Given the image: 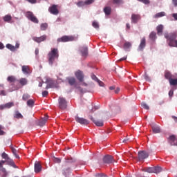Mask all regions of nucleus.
I'll use <instances>...</instances> for the list:
<instances>
[{"mask_svg": "<svg viewBox=\"0 0 177 177\" xmlns=\"http://www.w3.org/2000/svg\"><path fill=\"white\" fill-rule=\"evenodd\" d=\"M71 172V167H65L63 169V174L64 175H67V174H70Z\"/></svg>", "mask_w": 177, "mask_h": 177, "instance_id": "nucleus-36", "label": "nucleus"}, {"mask_svg": "<svg viewBox=\"0 0 177 177\" xmlns=\"http://www.w3.org/2000/svg\"><path fill=\"white\" fill-rule=\"evenodd\" d=\"M164 30V26L162 25H159L156 27V31L158 35H162V31Z\"/></svg>", "mask_w": 177, "mask_h": 177, "instance_id": "nucleus-22", "label": "nucleus"}, {"mask_svg": "<svg viewBox=\"0 0 177 177\" xmlns=\"http://www.w3.org/2000/svg\"><path fill=\"white\" fill-rule=\"evenodd\" d=\"M118 92H120V88L117 87V88L115 89V93H118Z\"/></svg>", "mask_w": 177, "mask_h": 177, "instance_id": "nucleus-64", "label": "nucleus"}, {"mask_svg": "<svg viewBox=\"0 0 177 177\" xmlns=\"http://www.w3.org/2000/svg\"><path fill=\"white\" fill-rule=\"evenodd\" d=\"M48 118H49V116H48V115H46L43 118H41L39 121V127H44V125H45V124H46V121H48Z\"/></svg>", "mask_w": 177, "mask_h": 177, "instance_id": "nucleus-17", "label": "nucleus"}, {"mask_svg": "<svg viewBox=\"0 0 177 177\" xmlns=\"http://www.w3.org/2000/svg\"><path fill=\"white\" fill-rule=\"evenodd\" d=\"M75 77L80 81V82H82V81H84V73H82V71H77L75 73Z\"/></svg>", "mask_w": 177, "mask_h": 177, "instance_id": "nucleus-14", "label": "nucleus"}, {"mask_svg": "<svg viewBox=\"0 0 177 177\" xmlns=\"http://www.w3.org/2000/svg\"><path fill=\"white\" fill-rule=\"evenodd\" d=\"M41 171H42V166L41 165V163H39V162H36L35 163V172L38 174V172H41Z\"/></svg>", "mask_w": 177, "mask_h": 177, "instance_id": "nucleus-16", "label": "nucleus"}, {"mask_svg": "<svg viewBox=\"0 0 177 177\" xmlns=\"http://www.w3.org/2000/svg\"><path fill=\"white\" fill-rule=\"evenodd\" d=\"M26 17L28 20H30L32 23H35V24H38L39 23V21L38 20V18L34 15V13L32 12L28 11L26 13Z\"/></svg>", "mask_w": 177, "mask_h": 177, "instance_id": "nucleus-3", "label": "nucleus"}, {"mask_svg": "<svg viewBox=\"0 0 177 177\" xmlns=\"http://www.w3.org/2000/svg\"><path fill=\"white\" fill-rule=\"evenodd\" d=\"M1 172H3V176H2V177H6V176H8V171H6V168H4V167H2L1 169Z\"/></svg>", "mask_w": 177, "mask_h": 177, "instance_id": "nucleus-43", "label": "nucleus"}, {"mask_svg": "<svg viewBox=\"0 0 177 177\" xmlns=\"http://www.w3.org/2000/svg\"><path fill=\"white\" fill-rule=\"evenodd\" d=\"M139 2H142L145 5H149L150 4V0H138Z\"/></svg>", "mask_w": 177, "mask_h": 177, "instance_id": "nucleus-47", "label": "nucleus"}, {"mask_svg": "<svg viewBox=\"0 0 177 177\" xmlns=\"http://www.w3.org/2000/svg\"><path fill=\"white\" fill-rule=\"evenodd\" d=\"M162 171V168L161 167H153V174H160Z\"/></svg>", "mask_w": 177, "mask_h": 177, "instance_id": "nucleus-33", "label": "nucleus"}, {"mask_svg": "<svg viewBox=\"0 0 177 177\" xmlns=\"http://www.w3.org/2000/svg\"><path fill=\"white\" fill-rule=\"evenodd\" d=\"M15 106V103L8 102L5 104H2L0 106V110H3L4 109H10V107H13Z\"/></svg>", "mask_w": 177, "mask_h": 177, "instance_id": "nucleus-15", "label": "nucleus"}, {"mask_svg": "<svg viewBox=\"0 0 177 177\" xmlns=\"http://www.w3.org/2000/svg\"><path fill=\"white\" fill-rule=\"evenodd\" d=\"M97 82H98L100 86H103L104 85V83H103V82H102L99 80H97Z\"/></svg>", "mask_w": 177, "mask_h": 177, "instance_id": "nucleus-59", "label": "nucleus"}, {"mask_svg": "<svg viewBox=\"0 0 177 177\" xmlns=\"http://www.w3.org/2000/svg\"><path fill=\"white\" fill-rule=\"evenodd\" d=\"M7 81H8V82H10V83H12V82H16V77H15V76H13V75L8 76V77H7Z\"/></svg>", "mask_w": 177, "mask_h": 177, "instance_id": "nucleus-31", "label": "nucleus"}, {"mask_svg": "<svg viewBox=\"0 0 177 177\" xmlns=\"http://www.w3.org/2000/svg\"><path fill=\"white\" fill-rule=\"evenodd\" d=\"M103 176H104V174L102 173H98L95 174V177H103Z\"/></svg>", "mask_w": 177, "mask_h": 177, "instance_id": "nucleus-60", "label": "nucleus"}, {"mask_svg": "<svg viewBox=\"0 0 177 177\" xmlns=\"http://www.w3.org/2000/svg\"><path fill=\"white\" fill-rule=\"evenodd\" d=\"M6 48L8 49H9L10 50H11L12 52H15V50H16V47H15L13 45L10 44H6Z\"/></svg>", "mask_w": 177, "mask_h": 177, "instance_id": "nucleus-34", "label": "nucleus"}, {"mask_svg": "<svg viewBox=\"0 0 177 177\" xmlns=\"http://www.w3.org/2000/svg\"><path fill=\"white\" fill-rule=\"evenodd\" d=\"M165 38L167 39L169 46L177 48V31L165 33Z\"/></svg>", "mask_w": 177, "mask_h": 177, "instance_id": "nucleus-1", "label": "nucleus"}, {"mask_svg": "<svg viewBox=\"0 0 177 177\" xmlns=\"http://www.w3.org/2000/svg\"><path fill=\"white\" fill-rule=\"evenodd\" d=\"M112 2L114 5H120V3H123L122 0H113Z\"/></svg>", "mask_w": 177, "mask_h": 177, "instance_id": "nucleus-45", "label": "nucleus"}, {"mask_svg": "<svg viewBox=\"0 0 177 177\" xmlns=\"http://www.w3.org/2000/svg\"><path fill=\"white\" fill-rule=\"evenodd\" d=\"M103 162L105 164H113V162H115V160L113 156L106 155L103 158Z\"/></svg>", "mask_w": 177, "mask_h": 177, "instance_id": "nucleus-9", "label": "nucleus"}, {"mask_svg": "<svg viewBox=\"0 0 177 177\" xmlns=\"http://www.w3.org/2000/svg\"><path fill=\"white\" fill-rule=\"evenodd\" d=\"M143 77H144V79L146 80L147 81H150V77H149V75H147V74L145 73V74L143 75Z\"/></svg>", "mask_w": 177, "mask_h": 177, "instance_id": "nucleus-55", "label": "nucleus"}, {"mask_svg": "<svg viewBox=\"0 0 177 177\" xmlns=\"http://www.w3.org/2000/svg\"><path fill=\"white\" fill-rule=\"evenodd\" d=\"M131 47H132V43L129 41H126L123 46L124 49H129V48H131Z\"/></svg>", "mask_w": 177, "mask_h": 177, "instance_id": "nucleus-30", "label": "nucleus"}, {"mask_svg": "<svg viewBox=\"0 0 177 177\" xmlns=\"http://www.w3.org/2000/svg\"><path fill=\"white\" fill-rule=\"evenodd\" d=\"M77 6L79 7H81V6H85L86 3L85 1H79L77 3Z\"/></svg>", "mask_w": 177, "mask_h": 177, "instance_id": "nucleus-51", "label": "nucleus"}, {"mask_svg": "<svg viewBox=\"0 0 177 177\" xmlns=\"http://www.w3.org/2000/svg\"><path fill=\"white\" fill-rule=\"evenodd\" d=\"M5 162H6V161H5V160H0V168L1 169L3 168V164H5Z\"/></svg>", "mask_w": 177, "mask_h": 177, "instance_id": "nucleus-56", "label": "nucleus"}, {"mask_svg": "<svg viewBox=\"0 0 177 177\" xmlns=\"http://www.w3.org/2000/svg\"><path fill=\"white\" fill-rule=\"evenodd\" d=\"M172 17H174V19L175 20H177V13L173 14V15H172Z\"/></svg>", "mask_w": 177, "mask_h": 177, "instance_id": "nucleus-62", "label": "nucleus"}, {"mask_svg": "<svg viewBox=\"0 0 177 177\" xmlns=\"http://www.w3.org/2000/svg\"><path fill=\"white\" fill-rule=\"evenodd\" d=\"M14 117L17 119L23 118V115H21L19 111H16Z\"/></svg>", "mask_w": 177, "mask_h": 177, "instance_id": "nucleus-37", "label": "nucleus"}, {"mask_svg": "<svg viewBox=\"0 0 177 177\" xmlns=\"http://www.w3.org/2000/svg\"><path fill=\"white\" fill-rule=\"evenodd\" d=\"M67 81L68 84L71 86L75 85V78L74 77H68Z\"/></svg>", "mask_w": 177, "mask_h": 177, "instance_id": "nucleus-28", "label": "nucleus"}, {"mask_svg": "<svg viewBox=\"0 0 177 177\" xmlns=\"http://www.w3.org/2000/svg\"><path fill=\"white\" fill-rule=\"evenodd\" d=\"M151 128L153 133H160V132H161L160 127L157 125H153L151 127Z\"/></svg>", "mask_w": 177, "mask_h": 177, "instance_id": "nucleus-26", "label": "nucleus"}, {"mask_svg": "<svg viewBox=\"0 0 177 177\" xmlns=\"http://www.w3.org/2000/svg\"><path fill=\"white\" fill-rule=\"evenodd\" d=\"M5 161L6 162H7L8 165H10V167H12L13 168H17V166H16L15 161H13V160H12L10 158L8 160Z\"/></svg>", "mask_w": 177, "mask_h": 177, "instance_id": "nucleus-21", "label": "nucleus"}, {"mask_svg": "<svg viewBox=\"0 0 177 177\" xmlns=\"http://www.w3.org/2000/svg\"><path fill=\"white\" fill-rule=\"evenodd\" d=\"M48 95H49V92H48V91H44L42 92L43 97H46V96H48Z\"/></svg>", "mask_w": 177, "mask_h": 177, "instance_id": "nucleus-54", "label": "nucleus"}, {"mask_svg": "<svg viewBox=\"0 0 177 177\" xmlns=\"http://www.w3.org/2000/svg\"><path fill=\"white\" fill-rule=\"evenodd\" d=\"M10 20H12V16H10V15H7L3 17V21L6 23H10Z\"/></svg>", "mask_w": 177, "mask_h": 177, "instance_id": "nucleus-32", "label": "nucleus"}, {"mask_svg": "<svg viewBox=\"0 0 177 177\" xmlns=\"http://www.w3.org/2000/svg\"><path fill=\"white\" fill-rule=\"evenodd\" d=\"M169 97H172V96H174V90H170L169 91Z\"/></svg>", "mask_w": 177, "mask_h": 177, "instance_id": "nucleus-58", "label": "nucleus"}, {"mask_svg": "<svg viewBox=\"0 0 177 177\" xmlns=\"http://www.w3.org/2000/svg\"><path fill=\"white\" fill-rule=\"evenodd\" d=\"M46 38L48 37L46 35H44L39 37H33L32 39L35 41V42H37V44H41V42H44V41H46Z\"/></svg>", "mask_w": 177, "mask_h": 177, "instance_id": "nucleus-10", "label": "nucleus"}, {"mask_svg": "<svg viewBox=\"0 0 177 177\" xmlns=\"http://www.w3.org/2000/svg\"><path fill=\"white\" fill-rule=\"evenodd\" d=\"M66 162L67 164L71 163V162H75V159L71 158H70V159H68V160L66 161Z\"/></svg>", "mask_w": 177, "mask_h": 177, "instance_id": "nucleus-53", "label": "nucleus"}, {"mask_svg": "<svg viewBox=\"0 0 177 177\" xmlns=\"http://www.w3.org/2000/svg\"><path fill=\"white\" fill-rule=\"evenodd\" d=\"M165 78L166 80H169H169H172V78H174V75H172V73H171V72L166 71L165 72Z\"/></svg>", "mask_w": 177, "mask_h": 177, "instance_id": "nucleus-19", "label": "nucleus"}, {"mask_svg": "<svg viewBox=\"0 0 177 177\" xmlns=\"http://www.w3.org/2000/svg\"><path fill=\"white\" fill-rule=\"evenodd\" d=\"M104 12L105 13L106 16H110L111 15V7L106 6L104 8Z\"/></svg>", "mask_w": 177, "mask_h": 177, "instance_id": "nucleus-25", "label": "nucleus"}, {"mask_svg": "<svg viewBox=\"0 0 177 177\" xmlns=\"http://www.w3.org/2000/svg\"><path fill=\"white\" fill-rule=\"evenodd\" d=\"M59 107L61 110H66L67 109V100L63 97H59L58 99Z\"/></svg>", "mask_w": 177, "mask_h": 177, "instance_id": "nucleus-4", "label": "nucleus"}, {"mask_svg": "<svg viewBox=\"0 0 177 177\" xmlns=\"http://www.w3.org/2000/svg\"><path fill=\"white\" fill-rule=\"evenodd\" d=\"M30 71H31L30 70V66H26V65L22 66V72L24 74H26V75L30 74Z\"/></svg>", "mask_w": 177, "mask_h": 177, "instance_id": "nucleus-20", "label": "nucleus"}, {"mask_svg": "<svg viewBox=\"0 0 177 177\" xmlns=\"http://www.w3.org/2000/svg\"><path fill=\"white\" fill-rule=\"evenodd\" d=\"M48 59L50 66H53L55 60L59 59V50L57 48H51L50 52L48 54Z\"/></svg>", "mask_w": 177, "mask_h": 177, "instance_id": "nucleus-2", "label": "nucleus"}, {"mask_svg": "<svg viewBox=\"0 0 177 177\" xmlns=\"http://www.w3.org/2000/svg\"><path fill=\"white\" fill-rule=\"evenodd\" d=\"M75 120L77 122H78L79 124H81V125H88V124H89V120L84 118H80L78 115L75 116Z\"/></svg>", "mask_w": 177, "mask_h": 177, "instance_id": "nucleus-5", "label": "nucleus"}, {"mask_svg": "<svg viewBox=\"0 0 177 177\" xmlns=\"http://www.w3.org/2000/svg\"><path fill=\"white\" fill-rule=\"evenodd\" d=\"M145 172H148L149 174H154L153 167H148L145 169Z\"/></svg>", "mask_w": 177, "mask_h": 177, "instance_id": "nucleus-42", "label": "nucleus"}, {"mask_svg": "<svg viewBox=\"0 0 177 177\" xmlns=\"http://www.w3.org/2000/svg\"><path fill=\"white\" fill-rule=\"evenodd\" d=\"M146 48V37H142L140 40V45L138 46V50L143 52V50Z\"/></svg>", "mask_w": 177, "mask_h": 177, "instance_id": "nucleus-11", "label": "nucleus"}, {"mask_svg": "<svg viewBox=\"0 0 177 177\" xmlns=\"http://www.w3.org/2000/svg\"><path fill=\"white\" fill-rule=\"evenodd\" d=\"M149 38L151 41H156V38H157V33H156V32H151L149 35Z\"/></svg>", "mask_w": 177, "mask_h": 177, "instance_id": "nucleus-29", "label": "nucleus"}, {"mask_svg": "<svg viewBox=\"0 0 177 177\" xmlns=\"http://www.w3.org/2000/svg\"><path fill=\"white\" fill-rule=\"evenodd\" d=\"M30 97V95L28 94H24L23 95V97H22V99L23 100H28V98Z\"/></svg>", "mask_w": 177, "mask_h": 177, "instance_id": "nucleus-50", "label": "nucleus"}, {"mask_svg": "<svg viewBox=\"0 0 177 177\" xmlns=\"http://www.w3.org/2000/svg\"><path fill=\"white\" fill-rule=\"evenodd\" d=\"M40 28H41V31H45V30H46V28H48V24H46V23L41 24Z\"/></svg>", "mask_w": 177, "mask_h": 177, "instance_id": "nucleus-38", "label": "nucleus"}, {"mask_svg": "<svg viewBox=\"0 0 177 177\" xmlns=\"http://www.w3.org/2000/svg\"><path fill=\"white\" fill-rule=\"evenodd\" d=\"M149 157V153L146 151H138V160L139 161H143L145 158Z\"/></svg>", "mask_w": 177, "mask_h": 177, "instance_id": "nucleus-8", "label": "nucleus"}, {"mask_svg": "<svg viewBox=\"0 0 177 177\" xmlns=\"http://www.w3.org/2000/svg\"><path fill=\"white\" fill-rule=\"evenodd\" d=\"M71 41H74L73 36H63L57 39V42H70Z\"/></svg>", "mask_w": 177, "mask_h": 177, "instance_id": "nucleus-7", "label": "nucleus"}, {"mask_svg": "<svg viewBox=\"0 0 177 177\" xmlns=\"http://www.w3.org/2000/svg\"><path fill=\"white\" fill-rule=\"evenodd\" d=\"M164 16H165V12H160L156 13L153 16V19H160V17H164Z\"/></svg>", "mask_w": 177, "mask_h": 177, "instance_id": "nucleus-27", "label": "nucleus"}, {"mask_svg": "<svg viewBox=\"0 0 177 177\" xmlns=\"http://www.w3.org/2000/svg\"><path fill=\"white\" fill-rule=\"evenodd\" d=\"M19 82L21 86H24L28 84V80H27V79L25 77H21L19 79Z\"/></svg>", "mask_w": 177, "mask_h": 177, "instance_id": "nucleus-23", "label": "nucleus"}, {"mask_svg": "<svg viewBox=\"0 0 177 177\" xmlns=\"http://www.w3.org/2000/svg\"><path fill=\"white\" fill-rule=\"evenodd\" d=\"M140 15L138 14H132L131 15V23L136 24L139 20H140Z\"/></svg>", "mask_w": 177, "mask_h": 177, "instance_id": "nucleus-13", "label": "nucleus"}, {"mask_svg": "<svg viewBox=\"0 0 177 177\" xmlns=\"http://www.w3.org/2000/svg\"><path fill=\"white\" fill-rule=\"evenodd\" d=\"M12 153L14 154L15 158H20V156H19V154H17V150L15 149L14 147L11 148Z\"/></svg>", "mask_w": 177, "mask_h": 177, "instance_id": "nucleus-35", "label": "nucleus"}, {"mask_svg": "<svg viewBox=\"0 0 177 177\" xmlns=\"http://www.w3.org/2000/svg\"><path fill=\"white\" fill-rule=\"evenodd\" d=\"M91 121H93V122H94V124L97 126V127H103L104 124H103V121L102 120H95V119H93V117L91 118Z\"/></svg>", "mask_w": 177, "mask_h": 177, "instance_id": "nucleus-18", "label": "nucleus"}, {"mask_svg": "<svg viewBox=\"0 0 177 177\" xmlns=\"http://www.w3.org/2000/svg\"><path fill=\"white\" fill-rule=\"evenodd\" d=\"M29 3H37V0H26Z\"/></svg>", "mask_w": 177, "mask_h": 177, "instance_id": "nucleus-61", "label": "nucleus"}, {"mask_svg": "<svg viewBox=\"0 0 177 177\" xmlns=\"http://www.w3.org/2000/svg\"><path fill=\"white\" fill-rule=\"evenodd\" d=\"M172 3L174 5V6H177V0H172Z\"/></svg>", "mask_w": 177, "mask_h": 177, "instance_id": "nucleus-63", "label": "nucleus"}, {"mask_svg": "<svg viewBox=\"0 0 177 177\" xmlns=\"http://www.w3.org/2000/svg\"><path fill=\"white\" fill-rule=\"evenodd\" d=\"M95 2V0H86L85 3L86 5H91V3H93Z\"/></svg>", "mask_w": 177, "mask_h": 177, "instance_id": "nucleus-52", "label": "nucleus"}, {"mask_svg": "<svg viewBox=\"0 0 177 177\" xmlns=\"http://www.w3.org/2000/svg\"><path fill=\"white\" fill-rule=\"evenodd\" d=\"M1 157L2 158H3V160H6V161H7L8 159H10V158H9V155H8L6 153L3 152L1 154Z\"/></svg>", "mask_w": 177, "mask_h": 177, "instance_id": "nucleus-39", "label": "nucleus"}, {"mask_svg": "<svg viewBox=\"0 0 177 177\" xmlns=\"http://www.w3.org/2000/svg\"><path fill=\"white\" fill-rule=\"evenodd\" d=\"M169 143H170L171 146H177V138L175 135H171L168 138Z\"/></svg>", "mask_w": 177, "mask_h": 177, "instance_id": "nucleus-12", "label": "nucleus"}, {"mask_svg": "<svg viewBox=\"0 0 177 177\" xmlns=\"http://www.w3.org/2000/svg\"><path fill=\"white\" fill-rule=\"evenodd\" d=\"M2 129H3V127L0 124V136H3V135H5L6 133Z\"/></svg>", "mask_w": 177, "mask_h": 177, "instance_id": "nucleus-48", "label": "nucleus"}, {"mask_svg": "<svg viewBox=\"0 0 177 177\" xmlns=\"http://www.w3.org/2000/svg\"><path fill=\"white\" fill-rule=\"evenodd\" d=\"M170 85H173V86H175V85H177V79H171L169 81Z\"/></svg>", "mask_w": 177, "mask_h": 177, "instance_id": "nucleus-40", "label": "nucleus"}, {"mask_svg": "<svg viewBox=\"0 0 177 177\" xmlns=\"http://www.w3.org/2000/svg\"><path fill=\"white\" fill-rule=\"evenodd\" d=\"M0 95L6 96V92L5 91V90H2L0 91Z\"/></svg>", "mask_w": 177, "mask_h": 177, "instance_id": "nucleus-57", "label": "nucleus"}, {"mask_svg": "<svg viewBox=\"0 0 177 177\" xmlns=\"http://www.w3.org/2000/svg\"><path fill=\"white\" fill-rule=\"evenodd\" d=\"M82 56L86 57L88 56V47H82L81 49Z\"/></svg>", "mask_w": 177, "mask_h": 177, "instance_id": "nucleus-24", "label": "nucleus"}, {"mask_svg": "<svg viewBox=\"0 0 177 177\" xmlns=\"http://www.w3.org/2000/svg\"><path fill=\"white\" fill-rule=\"evenodd\" d=\"M141 106L145 110H149V109H150V107L149 106V105H147V104H146V102H142Z\"/></svg>", "mask_w": 177, "mask_h": 177, "instance_id": "nucleus-44", "label": "nucleus"}, {"mask_svg": "<svg viewBox=\"0 0 177 177\" xmlns=\"http://www.w3.org/2000/svg\"><path fill=\"white\" fill-rule=\"evenodd\" d=\"M92 26L94 27V28H99V23L95 21L93 22Z\"/></svg>", "mask_w": 177, "mask_h": 177, "instance_id": "nucleus-49", "label": "nucleus"}, {"mask_svg": "<svg viewBox=\"0 0 177 177\" xmlns=\"http://www.w3.org/2000/svg\"><path fill=\"white\" fill-rule=\"evenodd\" d=\"M53 161H54V162H56L57 164H60V162H62V159H60L59 158L54 157Z\"/></svg>", "mask_w": 177, "mask_h": 177, "instance_id": "nucleus-46", "label": "nucleus"}, {"mask_svg": "<svg viewBox=\"0 0 177 177\" xmlns=\"http://www.w3.org/2000/svg\"><path fill=\"white\" fill-rule=\"evenodd\" d=\"M34 100H28L27 101V106H28L29 107H32V106H34Z\"/></svg>", "mask_w": 177, "mask_h": 177, "instance_id": "nucleus-41", "label": "nucleus"}, {"mask_svg": "<svg viewBox=\"0 0 177 177\" xmlns=\"http://www.w3.org/2000/svg\"><path fill=\"white\" fill-rule=\"evenodd\" d=\"M57 8H59V6H57L56 4H53V6L49 7L48 12H50V13H51V15L57 16V14L59 13V9Z\"/></svg>", "mask_w": 177, "mask_h": 177, "instance_id": "nucleus-6", "label": "nucleus"}]
</instances>
